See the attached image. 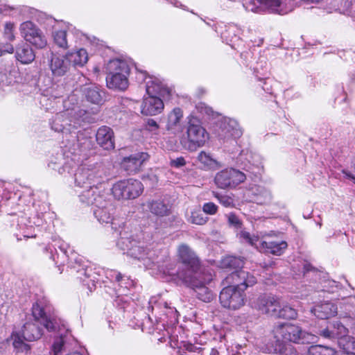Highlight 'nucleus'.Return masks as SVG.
Listing matches in <instances>:
<instances>
[{
	"instance_id": "f257e3e1",
	"label": "nucleus",
	"mask_w": 355,
	"mask_h": 355,
	"mask_svg": "<svg viewBox=\"0 0 355 355\" xmlns=\"http://www.w3.org/2000/svg\"><path fill=\"white\" fill-rule=\"evenodd\" d=\"M64 110L57 113L51 122V129L58 132H62L65 135L63 139L64 155L67 158L63 164L61 163L62 157L60 156L59 162L51 160L49 166L56 170L61 175L71 173L78 156L85 155L87 150L92 148L91 138L85 136L84 133L79 131L73 132V130L78 127L73 125V120L77 117L76 109L73 105L69 107L65 106V100L63 101Z\"/></svg>"
},
{
	"instance_id": "f03ea898",
	"label": "nucleus",
	"mask_w": 355,
	"mask_h": 355,
	"mask_svg": "<svg viewBox=\"0 0 355 355\" xmlns=\"http://www.w3.org/2000/svg\"><path fill=\"white\" fill-rule=\"evenodd\" d=\"M256 283V277L248 271L232 272L225 279L224 284L230 285L220 291L219 299L221 305L231 310L239 309L245 304V291Z\"/></svg>"
},
{
	"instance_id": "7ed1b4c3",
	"label": "nucleus",
	"mask_w": 355,
	"mask_h": 355,
	"mask_svg": "<svg viewBox=\"0 0 355 355\" xmlns=\"http://www.w3.org/2000/svg\"><path fill=\"white\" fill-rule=\"evenodd\" d=\"M69 250V245L60 239H54L53 244L46 248V251L49 254V258L55 262L58 267L60 268L64 266L65 263H69V267L76 271L78 274L77 277L92 291L95 287L96 282L92 268L81 266L75 254L72 253L71 257H69L68 254Z\"/></svg>"
},
{
	"instance_id": "20e7f679",
	"label": "nucleus",
	"mask_w": 355,
	"mask_h": 355,
	"mask_svg": "<svg viewBox=\"0 0 355 355\" xmlns=\"http://www.w3.org/2000/svg\"><path fill=\"white\" fill-rule=\"evenodd\" d=\"M105 92L98 85L92 83L85 84L76 87L65 99V106L69 107L73 105L77 110V117L73 121V125L80 127L87 119L89 110L86 103L101 105L104 101Z\"/></svg>"
},
{
	"instance_id": "39448f33",
	"label": "nucleus",
	"mask_w": 355,
	"mask_h": 355,
	"mask_svg": "<svg viewBox=\"0 0 355 355\" xmlns=\"http://www.w3.org/2000/svg\"><path fill=\"white\" fill-rule=\"evenodd\" d=\"M51 307L44 300H38L32 306L33 321H27L22 327L21 332L26 341L31 342L40 339L43 334L42 324L49 331L59 329V320L50 313Z\"/></svg>"
},
{
	"instance_id": "423d86ee",
	"label": "nucleus",
	"mask_w": 355,
	"mask_h": 355,
	"mask_svg": "<svg viewBox=\"0 0 355 355\" xmlns=\"http://www.w3.org/2000/svg\"><path fill=\"white\" fill-rule=\"evenodd\" d=\"M74 182L76 187L84 189L80 194L83 195L87 191H92L94 196L98 192H104L98 188L107 177L104 166L101 163H83L78 166L73 174Z\"/></svg>"
},
{
	"instance_id": "0eeeda50",
	"label": "nucleus",
	"mask_w": 355,
	"mask_h": 355,
	"mask_svg": "<svg viewBox=\"0 0 355 355\" xmlns=\"http://www.w3.org/2000/svg\"><path fill=\"white\" fill-rule=\"evenodd\" d=\"M117 246L128 256L144 261L146 267H150L151 264H157L159 266V252L149 248L144 241L133 237L121 236L117 241Z\"/></svg>"
},
{
	"instance_id": "6e6552de",
	"label": "nucleus",
	"mask_w": 355,
	"mask_h": 355,
	"mask_svg": "<svg viewBox=\"0 0 355 355\" xmlns=\"http://www.w3.org/2000/svg\"><path fill=\"white\" fill-rule=\"evenodd\" d=\"M209 138V135L202 125L201 121L191 114L187 117L186 133L180 138V144L184 150L194 152L204 146Z\"/></svg>"
},
{
	"instance_id": "1a4fd4ad",
	"label": "nucleus",
	"mask_w": 355,
	"mask_h": 355,
	"mask_svg": "<svg viewBox=\"0 0 355 355\" xmlns=\"http://www.w3.org/2000/svg\"><path fill=\"white\" fill-rule=\"evenodd\" d=\"M178 257L179 261L183 265L182 270H174L171 268H166L163 270V272L170 276H177L181 279V275L185 274L188 276H194L201 275L202 272L207 270V268L200 266L199 259L195 252L185 244H182L178 249Z\"/></svg>"
},
{
	"instance_id": "9d476101",
	"label": "nucleus",
	"mask_w": 355,
	"mask_h": 355,
	"mask_svg": "<svg viewBox=\"0 0 355 355\" xmlns=\"http://www.w3.org/2000/svg\"><path fill=\"white\" fill-rule=\"evenodd\" d=\"M80 200L87 205H93L94 215L101 223H110L113 219L114 206L107 200L105 192H98L94 196L92 191H87L83 195H79Z\"/></svg>"
},
{
	"instance_id": "9b49d317",
	"label": "nucleus",
	"mask_w": 355,
	"mask_h": 355,
	"mask_svg": "<svg viewBox=\"0 0 355 355\" xmlns=\"http://www.w3.org/2000/svg\"><path fill=\"white\" fill-rule=\"evenodd\" d=\"M302 272L304 277H311L313 279V281L310 282L309 284H305L303 285L304 286L305 296L315 293H334L340 288V284L334 280L322 279L321 273L309 263H303Z\"/></svg>"
},
{
	"instance_id": "f8f14e48",
	"label": "nucleus",
	"mask_w": 355,
	"mask_h": 355,
	"mask_svg": "<svg viewBox=\"0 0 355 355\" xmlns=\"http://www.w3.org/2000/svg\"><path fill=\"white\" fill-rule=\"evenodd\" d=\"M273 332L277 342L304 344L316 343L318 338L315 335L303 331L300 326L291 323L279 324Z\"/></svg>"
},
{
	"instance_id": "ddd939ff",
	"label": "nucleus",
	"mask_w": 355,
	"mask_h": 355,
	"mask_svg": "<svg viewBox=\"0 0 355 355\" xmlns=\"http://www.w3.org/2000/svg\"><path fill=\"white\" fill-rule=\"evenodd\" d=\"M106 71V82L109 88L119 90L128 88L130 68L126 62L119 59L112 60L107 64Z\"/></svg>"
},
{
	"instance_id": "4468645a",
	"label": "nucleus",
	"mask_w": 355,
	"mask_h": 355,
	"mask_svg": "<svg viewBox=\"0 0 355 355\" xmlns=\"http://www.w3.org/2000/svg\"><path fill=\"white\" fill-rule=\"evenodd\" d=\"M213 279L212 272L209 269L202 272L201 275L188 276L181 275V280L188 286L193 289L198 297L205 302H209L213 299L211 291L207 287Z\"/></svg>"
},
{
	"instance_id": "2eb2a0df",
	"label": "nucleus",
	"mask_w": 355,
	"mask_h": 355,
	"mask_svg": "<svg viewBox=\"0 0 355 355\" xmlns=\"http://www.w3.org/2000/svg\"><path fill=\"white\" fill-rule=\"evenodd\" d=\"M238 236L241 241L247 243L252 246H254L259 251L270 253L277 256L282 254L288 247L287 243L284 241H259L258 236L251 235L250 232L245 230H241L240 232L238 233Z\"/></svg>"
},
{
	"instance_id": "dca6fc26",
	"label": "nucleus",
	"mask_w": 355,
	"mask_h": 355,
	"mask_svg": "<svg viewBox=\"0 0 355 355\" xmlns=\"http://www.w3.org/2000/svg\"><path fill=\"white\" fill-rule=\"evenodd\" d=\"M141 182L132 178L122 180L114 183L112 193L117 200L135 199L143 192Z\"/></svg>"
},
{
	"instance_id": "f3484780",
	"label": "nucleus",
	"mask_w": 355,
	"mask_h": 355,
	"mask_svg": "<svg viewBox=\"0 0 355 355\" xmlns=\"http://www.w3.org/2000/svg\"><path fill=\"white\" fill-rule=\"evenodd\" d=\"M19 31L22 38L37 49H43L47 44V40L43 31L31 21L20 24Z\"/></svg>"
},
{
	"instance_id": "a211bd4d",
	"label": "nucleus",
	"mask_w": 355,
	"mask_h": 355,
	"mask_svg": "<svg viewBox=\"0 0 355 355\" xmlns=\"http://www.w3.org/2000/svg\"><path fill=\"white\" fill-rule=\"evenodd\" d=\"M137 79L139 82H145L146 89L148 95L159 96V97L166 98L171 96V89L157 77L148 76L143 71H137Z\"/></svg>"
},
{
	"instance_id": "6ab92c4d",
	"label": "nucleus",
	"mask_w": 355,
	"mask_h": 355,
	"mask_svg": "<svg viewBox=\"0 0 355 355\" xmlns=\"http://www.w3.org/2000/svg\"><path fill=\"white\" fill-rule=\"evenodd\" d=\"M106 275L107 278L110 279L112 282L117 283L120 287L119 289V295L114 300V304L119 309L125 310L129 303L125 290H129L133 286V281L128 277L122 275L120 272L115 270H109Z\"/></svg>"
},
{
	"instance_id": "aec40b11",
	"label": "nucleus",
	"mask_w": 355,
	"mask_h": 355,
	"mask_svg": "<svg viewBox=\"0 0 355 355\" xmlns=\"http://www.w3.org/2000/svg\"><path fill=\"white\" fill-rule=\"evenodd\" d=\"M246 175L234 168H226L216 173L214 182L220 189H232L243 182Z\"/></svg>"
},
{
	"instance_id": "412c9836",
	"label": "nucleus",
	"mask_w": 355,
	"mask_h": 355,
	"mask_svg": "<svg viewBox=\"0 0 355 355\" xmlns=\"http://www.w3.org/2000/svg\"><path fill=\"white\" fill-rule=\"evenodd\" d=\"M252 306L263 313L275 316L278 308L281 306V300L275 295H261L252 302Z\"/></svg>"
},
{
	"instance_id": "4be33fe9",
	"label": "nucleus",
	"mask_w": 355,
	"mask_h": 355,
	"mask_svg": "<svg viewBox=\"0 0 355 355\" xmlns=\"http://www.w3.org/2000/svg\"><path fill=\"white\" fill-rule=\"evenodd\" d=\"M218 137L220 139H237L243 135L238 122L233 119L223 117L220 123Z\"/></svg>"
},
{
	"instance_id": "5701e85b",
	"label": "nucleus",
	"mask_w": 355,
	"mask_h": 355,
	"mask_svg": "<svg viewBox=\"0 0 355 355\" xmlns=\"http://www.w3.org/2000/svg\"><path fill=\"white\" fill-rule=\"evenodd\" d=\"M33 224L39 227L42 224V219L37 218L36 221H31L30 218L21 216L18 220L17 227L19 233H16L15 236L18 241L21 240V236L24 238H33L36 236L35 228Z\"/></svg>"
},
{
	"instance_id": "b1692460",
	"label": "nucleus",
	"mask_w": 355,
	"mask_h": 355,
	"mask_svg": "<svg viewBox=\"0 0 355 355\" xmlns=\"http://www.w3.org/2000/svg\"><path fill=\"white\" fill-rule=\"evenodd\" d=\"M50 69L55 76H64L71 67L67 53H53L49 63Z\"/></svg>"
},
{
	"instance_id": "393cba45",
	"label": "nucleus",
	"mask_w": 355,
	"mask_h": 355,
	"mask_svg": "<svg viewBox=\"0 0 355 355\" xmlns=\"http://www.w3.org/2000/svg\"><path fill=\"white\" fill-rule=\"evenodd\" d=\"M265 12L286 15L294 9L293 1L288 0H264Z\"/></svg>"
},
{
	"instance_id": "a878e982",
	"label": "nucleus",
	"mask_w": 355,
	"mask_h": 355,
	"mask_svg": "<svg viewBox=\"0 0 355 355\" xmlns=\"http://www.w3.org/2000/svg\"><path fill=\"white\" fill-rule=\"evenodd\" d=\"M164 105L160 97L148 95L144 99L141 105V113L145 115L154 116L162 112Z\"/></svg>"
},
{
	"instance_id": "bb28decb",
	"label": "nucleus",
	"mask_w": 355,
	"mask_h": 355,
	"mask_svg": "<svg viewBox=\"0 0 355 355\" xmlns=\"http://www.w3.org/2000/svg\"><path fill=\"white\" fill-rule=\"evenodd\" d=\"M148 157V153L144 152L132 155L123 159L122 166L129 173H137Z\"/></svg>"
},
{
	"instance_id": "cd10ccee",
	"label": "nucleus",
	"mask_w": 355,
	"mask_h": 355,
	"mask_svg": "<svg viewBox=\"0 0 355 355\" xmlns=\"http://www.w3.org/2000/svg\"><path fill=\"white\" fill-rule=\"evenodd\" d=\"M311 312L317 318L325 320L335 316L338 313L337 305L331 301H324L316 304Z\"/></svg>"
},
{
	"instance_id": "c85d7f7f",
	"label": "nucleus",
	"mask_w": 355,
	"mask_h": 355,
	"mask_svg": "<svg viewBox=\"0 0 355 355\" xmlns=\"http://www.w3.org/2000/svg\"><path fill=\"white\" fill-rule=\"evenodd\" d=\"M318 334L324 338L339 341L347 336L348 329L341 322H335L331 327L320 330Z\"/></svg>"
},
{
	"instance_id": "c756f323",
	"label": "nucleus",
	"mask_w": 355,
	"mask_h": 355,
	"mask_svg": "<svg viewBox=\"0 0 355 355\" xmlns=\"http://www.w3.org/2000/svg\"><path fill=\"white\" fill-rule=\"evenodd\" d=\"M98 144L105 150L114 148V132L111 128L103 125L100 127L96 135Z\"/></svg>"
},
{
	"instance_id": "7c9ffc66",
	"label": "nucleus",
	"mask_w": 355,
	"mask_h": 355,
	"mask_svg": "<svg viewBox=\"0 0 355 355\" xmlns=\"http://www.w3.org/2000/svg\"><path fill=\"white\" fill-rule=\"evenodd\" d=\"M15 57L19 62L26 64L35 60V55L29 44L22 42L16 47Z\"/></svg>"
},
{
	"instance_id": "2f4dec72",
	"label": "nucleus",
	"mask_w": 355,
	"mask_h": 355,
	"mask_svg": "<svg viewBox=\"0 0 355 355\" xmlns=\"http://www.w3.org/2000/svg\"><path fill=\"white\" fill-rule=\"evenodd\" d=\"M149 309H151L152 313L166 309L171 313L170 317L175 322L178 318L177 310L174 307H171L168 304L161 300L159 297H153L149 300Z\"/></svg>"
},
{
	"instance_id": "473e14b6",
	"label": "nucleus",
	"mask_w": 355,
	"mask_h": 355,
	"mask_svg": "<svg viewBox=\"0 0 355 355\" xmlns=\"http://www.w3.org/2000/svg\"><path fill=\"white\" fill-rule=\"evenodd\" d=\"M67 55L71 65L75 67H83L87 63L89 60L88 53L83 48L69 51L67 53Z\"/></svg>"
},
{
	"instance_id": "72a5a7b5",
	"label": "nucleus",
	"mask_w": 355,
	"mask_h": 355,
	"mask_svg": "<svg viewBox=\"0 0 355 355\" xmlns=\"http://www.w3.org/2000/svg\"><path fill=\"white\" fill-rule=\"evenodd\" d=\"M171 346L174 348L179 349L180 355H196L199 354L200 351V347H197L191 343L176 340L174 336L171 337Z\"/></svg>"
},
{
	"instance_id": "f704fd0d",
	"label": "nucleus",
	"mask_w": 355,
	"mask_h": 355,
	"mask_svg": "<svg viewBox=\"0 0 355 355\" xmlns=\"http://www.w3.org/2000/svg\"><path fill=\"white\" fill-rule=\"evenodd\" d=\"M183 119V111L180 107L173 108L167 115L166 129L173 131L180 124Z\"/></svg>"
},
{
	"instance_id": "c9c22d12",
	"label": "nucleus",
	"mask_w": 355,
	"mask_h": 355,
	"mask_svg": "<svg viewBox=\"0 0 355 355\" xmlns=\"http://www.w3.org/2000/svg\"><path fill=\"white\" fill-rule=\"evenodd\" d=\"M9 339L17 352H27L30 350V345L25 343L22 332L12 331Z\"/></svg>"
},
{
	"instance_id": "e433bc0d",
	"label": "nucleus",
	"mask_w": 355,
	"mask_h": 355,
	"mask_svg": "<svg viewBox=\"0 0 355 355\" xmlns=\"http://www.w3.org/2000/svg\"><path fill=\"white\" fill-rule=\"evenodd\" d=\"M65 26H67V25ZM52 34L54 43L58 47L64 49H67L69 48L67 39L69 35L67 27L62 28L61 29H58L55 27Z\"/></svg>"
},
{
	"instance_id": "4c0bfd02",
	"label": "nucleus",
	"mask_w": 355,
	"mask_h": 355,
	"mask_svg": "<svg viewBox=\"0 0 355 355\" xmlns=\"http://www.w3.org/2000/svg\"><path fill=\"white\" fill-rule=\"evenodd\" d=\"M252 192L255 196V200L258 204L270 202L272 200L271 192L261 186H255L252 188Z\"/></svg>"
},
{
	"instance_id": "58836bf2",
	"label": "nucleus",
	"mask_w": 355,
	"mask_h": 355,
	"mask_svg": "<svg viewBox=\"0 0 355 355\" xmlns=\"http://www.w3.org/2000/svg\"><path fill=\"white\" fill-rule=\"evenodd\" d=\"M244 264L243 259L240 257H236L234 256H227L224 257L220 261V267L223 268H230V269H235L236 271H239V270H236L238 268H242ZM241 269L240 270H241Z\"/></svg>"
},
{
	"instance_id": "ea45409f",
	"label": "nucleus",
	"mask_w": 355,
	"mask_h": 355,
	"mask_svg": "<svg viewBox=\"0 0 355 355\" xmlns=\"http://www.w3.org/2000/svg\"><path fill=\"white\" fill-rule=\"evenodd\" d=\"M198 160L207 169H216L220 166L218 162L209 153L205 151H201L198 154Z\"/></svg>"
},
{
	"instance_id": "a19ab883",
	"label": "nucleus",
	"mask_w": 355,
	"mask_h": 355,
	"mask_svg": "<svg viewBox=\"0 0 355 355\" xmlns=\"http://www.w3.org/2000/svg\"><path fill=\"white\" fill-rule=\"evenodd\" d=\"M307 355H338L337 352L331 347L316 345L311 346L307 352Z\"/></svg>"
},
{
	"instance_id": "79ce46f5",
	"label": "nucleus",
	"mask_w": 355,
	"mask_h": 355,
	"mask_svg": "<svg viewBox=\"0 0 355 355\" xmlns=\"http://www.w3.org/2000/svg\"><path fill=\"white\" fill-rule=\"evenodd\" d=\"M243 6L248 11L255 13H262L265 12L264 0H245L243 2Z\"/></svg>"
},
{
	"instance_id": "37998d69",
	"label": "nucleus",
	"mask_w": 355,
	"mask_h": 355,
	"mask_svg": "<svg viewBox=\"0 0 355 355\" xmlns=\"http://www.w3.org/2000/svg\"><path fill=\"white\" fill-rule=\"evenodd\" d=\"M149 208L150 211L157 216H164L169 213L168 206L160 201H153L150 205Z\"/></svg>"
},
{
	"instance_id": "c03bdc74",
	"label": "nucleus",
	"mask_w": 355,
	"mask_h": 355,
	"mask_svg": "<svg viewBox=\"0 0 355 355\" xmlns=\"http://www.w3.org/2000/svg\"><path fill=\"white\" fill-rule=\"evenodd\" d=\"M296 316L297 311L295 309L288 305H283L282 303L281 306L280 308H278V311L275 315V317L285 319H294L296 318Z\"/></svg>"
},
{
	"instance_id": "a18cd8bd",
	"label": "nucleus",
	"mask_w": 355,
	"mask_h": 355,
	"mask_svg": "<svg viewBox=\"0 0 355 355\" xmlns=\"http://www.w3.org/2000/svg\"><path fill=\"white\" fill-rule=\"evenodd\" d=\"M339 345L346 352L347 354L355 355V338L350 336H345L338 341Z\"/></svg>"
},
{
	"instance_id": "49530a36",
	"label": "nucleus",
	"mask_w": 355,
	"mask_h": 355,
	"mask_svg": "<svg viewBox=\"0 0 355 355\" xmlns=\"http://www.w3.org/2000/svg\"><path fill=\"white\" fill-rule=\"evenodd\" d=\"M208 218L205 217L200 209H196L191 212V215L188 216V221L192 224L202 225L207 221Z\"/></svg>"
},
{
	"instance_id": "de8ad7c7",
	"label": "nucleus",
	"mask_w": 355,
	"mask_h": 355,
	"mask_svg": "<svg viewBox=\"0 0 355 355\" xmlns=\"http://www.w3.org/2000/svg\"><path fill=\"white\" fill-rule=\"evenodd\" d=\"M15 24L11 21H7L5 23L3 31V37L10 41L12 42L15 40Z\"/></svg>"
},
{
	"instance_id": "09e8293b",
	"label": "nucleus",
	"mask_w": 355,
	"mask_h": 355,
	"mask_svg": "<svg viewBox=\"0 0 355 355\" xmlns=\"http://www.w3.org/2000/svg\"><path fill=\"white\" fill-rule=\"evenodd\" d=\"M146 129L151 133L153 137L158 138L159 135V126L154 119H150L147 121Z\"/></svg>"
},
{
	"instance_id": "8fccbe9b",
	"label": "nucleus",
	"mask_w": 355,
	"mask_h": 355,
	"mask_svg": "<svg viewBox=\"0 0 355 355\" xmlns=\"http://www.w3.org/2000/svg\"><path fill=\"white\" fill-rule=\"evenodd\" d=\"M214 197L216 198L219 202L225 207H233L234 206V200L230 196L220 195L218 193H215Z\"/></svg>"
},
{
	"instance_id": "3c124183",
	"label": "nucleus",
	"mask_w": 355,
	"mask_h": 355,
	"mask_svg": "<svg viewBox=\"0 0 355 355\" xmlns=\"http://www.w3.org/2000/svg\"><path fill=\"white\" fill-rule=\"evenodd\" d=\"M258 86L267 94H272V80L270 79H259Z\"/></svg>"
},
{
	"instance_id": "603ef678",
	"label": "nucleus",
	"mask_w": 355,
	"mask_h": 355,
	"mask_svg": "<svg viewBox=\"0 0 355 355\" xmlns=\"http://www.w3.org/2000/svg\"><path fill=\"white\" fill-rule=\"evenodd\" d=\"M196 107L197 111L202 114H205L208 116H211V117H214L215 115V113L213 111L212 108L207 106L205 103H198Z\"/></svg>"
},
{
	"instance_id": "864d4df0",
	"label": "nucleus",
	"mask_w": 355,
	"mask_h": 355,
	"mask_svg": "<svg viewBox=\"0 0 355 355\" xmlns=\"http://www.w3.org/2000/svg\"><path fill=\"white\" fill-rule=\"evenodd\" d=\"M68 35H72L76 39L81 40L85 35L72 25H67Z\"/></svg>"
},
{
	"instance_id": "5fc2aeb1",
	"label": "nucleus",
	"mask_w": 355,
	"mask_h": 355,
	"mask_svg": "<svg viewBox=\"0 0 355 355\" xmlns=\"http://www.w3.org/2000/svg\"><path fill=\"white\" fill-rule=\"evenodd\" d=\"M202 210L205 214L214 215L217 212L218 207L214 202H209L203 205Z\"/></svg>"
},
{
	"instance_id": "6e6d98bb",
	"label": "nucleus",
	"mask_w": 355,
	"mask_h": 355,
	"mask_svg": "<svg viewBox=\"0 0 355 355\" xmlns=\"http://www.w3.org/2000/svg\"><path fill=\"white\" fill-rule=\"evenodd\" d=\"M228 222L231 225H233L236 228L241 227V222L240 219L234 214H230L228 215Z\"/></svg>"
},
{
	"instance_id": "4d7b16f0",
	"label": "nucleus",
	"mask_w": 355,
	"mask_h": 355,
	"mask_svg": "<svg viewBox=\"0 0 355 355\" xmlns=\"http://www.w3.org/2000/svg\"><path fill=\"white\" fill-rule=\"evenodd\" d=\"M186 164V161L183 157H179L176 159H171L170 165L172 167L180 168Z\"/></svg>"
},
{
	"instance_id": "13d9d810",
	"label": "nucleus",
	"mask_w": 355,
	"mask_h": 355,
	"mask_svg": "<svg viewBox=\"0 0 355 355\" xmlns=\"http://www.w3.org/2000/svg\"><path fill=\"white\" fill-rule=\"evenodd\" d=\"M14 52V47L11 44H0V55L3 53H12Z\"/></svg>"
},
{
	"instance_id": "bf43d9fd",
	"label": "nucleus",
	"mask_w": 355,
	"mask_h": 355,
	"mask_svg": "<svg viewBox=\"0 0 355 355\" xmlns=\"http://www.w3.org/2000/svg\"><path fill=\"white\" fill-rule=\"evenodd\" d=\"M40 103L42 104L43 106H45V109L47 110H51L53 108V106H51V103H53V101L51 99L47 98L46 96H43L41 100Z\"/></svg>"
},
{
	"instance_id": "052dcab7",
	"label": "nucleus",
	"mask_w": 355,
	"mask_h": 355,
	"mask_svg": "<svg viewBox=\"0 0 355 355\" xmlns=\"http://www.w3.org/2000/svg\"><path fill=\"white\" fill-rule=\"evenodd\" d=\"M279 353L284 355H296V352L293 347H289L287 348H282L279 349Z\"/></svg>"
},
{
	"instance_id": "680f3d73",
	"label": "nucleus",
	"mask_w": 355,
	"mask_h": 355,
	"mask_svg": "<svg viewBox=\"0 0 355 355\" xmlns=\"http://www.w3.org/2000/svg\"><path fill=\"white\" fill-rule=\"evenodd\" d=\"M161 313H163L164 315H166V316L167 318H169L170 321H171V323H175V322H178V320L175 322V321L173 320V319H171V318L170 317L171 313L168 312V311H167V310H166V309L163 310L162 311H155V315H157V313H159V315H161Z\"/></svg>"
},
{
	"instance_id": "e2e57ef3",
	"label": "nucleus",
	"mask_w": 355,
	"mask_h": 355,
	"mask_svg": "<svg viewBox=\"0 0 355 355\" xmlns=\"http://www.w3.org/2000/svg\"><path fill=\"white\" fill-rule=\"evenodd\" d=\"M343 173L346 178L352 180L353 182L355 184V176L352 175L350 173H348L345 170L343 171Z\"/></svg>"
},
{
	"instance_id": "0e129e2a",
	"label": "nucleus",
	"mask_w": 355,
	"mask_h": 355,
	"mask_svg": "<svg viewBox=\"0 0 355 355\" xmlns=\"http://www.w3.org/2000/svg\"><path fill=\"white\" fill-rule=\"evenodd\" d=\"M234 29V26H230L228 30H227L225 33H223V37H225L226 40H228L229 36L227 35V33H230Z\"/></svg>"
},
{
	"instance_id": "69168bd1",
	"label": "nucleus",
	"mask_w": 355,
	"mask_h": 355,
	"mask_svg": "<svg viewBox=\"0 0 355 355\" xmlns=\"http://www.w3.org/2000/svg\"><path fill=\"white\" fill-rule=\"evenodd\" d=\"M170 2L175 7H182V4L176 0H171Z\"/></svg>"
},
{
	"instance_id": "338daca9",
	"label": "nucleus",
	"mask_w": 355,
	"mask_h": 355,
	"mask_svg": "<svg viewBox=\"0 0 355 355\" xmlns=\"http://www.w3.org/2000/svg\"><path fill=\"white\" fill-rule=\"evenodd\" d=\"M210 355H218V352L216 350H212Z\"/></svg>"
},
{
	"instance_id": "774afa93",
	"label": "nucleus",
	"mask_w": 355,
	"mask_h": 355,
	"mask_svg": "<svg viewBox=\"0 0 355 355\" xmlns=\"http://www.w3.org/2000/svg\"><path fill=\"white\" fill-rule=\"evenodd\" d=\"M318 225L321 227L322 226V223L320 222L318 223Z\"/></svg>"
}]
</instances>
